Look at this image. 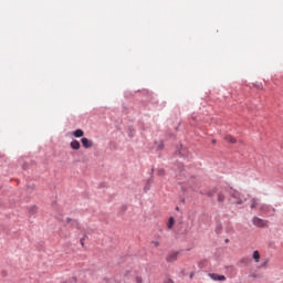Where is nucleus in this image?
Returning a JSON list of instances; mask_svg holds the SVG:
<instances>
[{"instance_id":"15","label":"nucleus","mask_w":283,"mask_h":283,"mask_svg":"<svg viewBox=\"0 0 283 283\" xmlns=\"http://www.w3.org/2000/svg\"><path fill=\"white\" fill-rule=\"evenodd\" d=\"M151 244L156 248L160 247V242L159 241H153Z\"/></svg>"},{"instance_id":"21","label":"nucleus","mask_w":283,"mask_h":283,"mask_svg":"<svg viewBox=\"0 0 283 283\" xmlns=\"http://www.w3.org/2000/svg\"><path fill=\"white\" fill-rule=\"evenodd\" d=\"M140 282H143V280L139 279V280H138V283H140Z\"/></svg>"},{"instance_id":"14","label":"nucleus","mask_w":283,"mask_h":283,"mask_svg":"<svg viewBox=\"0 0 283 283\" xmlns=\"http://www.w3.org/2000/svg\"><path fill=\"white\" fill-rule=\"evenodd\" d=\"M214 195H216V189L210 190V191L207 192L208 198H213Z\"/></svg>"},{"instance_id":"7","label":"nucleus","mask_w":283,"mask_h":283,"mask_svg":"<svg viewBox=\"0 0 283 283\" xmlns=\"http://www.w3.org/2000/svg\"><path fill=\"white\" fill-rule=\"evenodd\" d=\"M176 260H178V252H172L166 258L167 262H176Z\"/></svg>"},{"instance_id":"10","label":"nucleus","mask_w":283,"mask_h":283,"mask_svg":"<svg viewBox=\"0 0 283 283\" xmlns=\"http://www.w3.org/2000/svg\"><path fill=\"white\" fill-rule=\"evenodd\" d=\"M174 224H176V219H174V217H170L167 223V228L174 229Z\"/></svg>"},{"instance_id":"20","label":"nucleus","mask_w":283,"mask_h":283,"mask_svg":"<svg viewBox=\"0 0 283 283\" xmlns=\"http://www.w3.org/2000/svg\"><path fill=\"white\" fill-rule=\"evenodd\" d=\"M72 282H76V279H72Z\"/></svg>"},{"instance_id":"12","label":"nucleus","mask_w":283,"mask_h":283,"mask_svg":"<svg viewBox=\"0 0 283 283\" xmlns=\"http://www.w3.org/2000/svg\"><path fill=\"white\" fill-rule=\"evenodd\" d=\"M226 140H227L228 143L235 144V139H234L233 136H231V135L226 136Z\"/></svg>"},{"instance_id":"8","label":"nucleus","mask_w":283,"mask_h":283,"mask_svg":"<svg viewBox=\"0 0 283 283\" xmlns=\"http://www.w3.org/2000/svg\"><path fill=\"white\" fill-rule=\"evenodd\" d=\"M73 136L75 138H83V136H85V133L83 132V129H76L75 132H73Z\"/></svg>"},{"instance_id":"4","label":"nucleus","mask_w":283,"mask_h":283,"mask_svg":"<svg viewBox=\"0 0 283 283\" xmlns=\"http://www.w3.org/2000/svg\"><path fill=\"white\" fill-rule=\"evenodd\" d=\"M81 143H82V145H83V147H84L85 149H90V148L94 147V142L87 139V137H83V138L81 139Z\"/></svg>"},{"instance_id":"19","label":"nucleus","mask_w":283,"mask_h":283,"mask_svg":"<svg viewBox=\"0 0 283 283\" xmlns=\"http://www.w3.org/2000/svg\"><path fill=\"white\" fill-rule=\"evenodd\" d=\"M163 174H164V171H163V170H161V171H159V175H160V176H163Z\"/></svg>"},{"instance_id":"6","label":"nucleus","mask_w":283,"mask_h":283,"mask_svg":"<svg viewBox=\"0 0 283 283\" xmlns=\"http://www.w3.org/2000/svg\"><path fill=\"white\" fill-rule=\"evenodd\" d=\"M66 222H67V224H71V227H74L75 229H81V223L78 222V220L67 218Z\"/></svg>"},{"instance_id":"9","label":"nucleus","mask_w":283,"mask_h":283,"mask_svg":"<svg viewBox=\"0 0 283 283\" xmlns=\"http://www.w3.org/2000/svg\"><path fill=\"white\" fill-rule=\"evenodd\" d=\"M71 149H75V150L81 149V143H78V140L71 142Z\"/></svg>"},{"instance_id":"2","label":"nucleus","mask_w":283,"mask_h":283,"mask_svg":"<svg viewBox=\"0 0 283 283\" xmlns=\"http://www.w3.org/2000/svg\"><path fill=\"white\" fill-rule=\"evenodd\" d=\"M252 222H253V224H254L255 227H259V228H264V227H266V221L263 220V219H260V218H258V217H254V218L252 219Z\"/></svg>"},{"instance_id":"17","label":"nucleus","mask_w":283,"mask_h":283,"mask_svg":"<svg viewBox=\"0 0 283 283\" xmlns=\"http://www.w3.org/2000/svg\"><path fill=\"white\" fill-rule=\"evenodd\" d=\"M81 244H82V247H84L85 245V239H81Z\"/></svg>"},{"instance_id":"5","label":"nucleus","mask_w":283,"mask_h":283,"mask_svg":"<svg viewBox=\"0 0 283 283\" xmlns=\"http://www.w3.org/2000/svg\"><path fill=\"white\" fill-rule=\"evenodd\" d=\"M218 202H224L227 200V190H221L217 195Z\"/></svg>"},{"instance_id":"16","label":"nucleus","mask_w":283,"mask_h":283,"mask_svg":"<svg viewBox=\"0 0 283 283\" xmlns=\"http://www.w3.org/2000/svg\"><path fill=\"white\" fill-rule=\"evenodd\" d=\"M30 211H32V213H34V212L36 211V207H34V206L31 207V208H30Z\"/></svg>"},{"instance_id":"18","label":"nucleus","mask_w":283,"mask_h":283,"mask_svg":"<svg viewBox=\"0 0 283 283\" xmlns=\"http://www.w3.org/2000/svg\"><path fill=\"white\" fill-rule=\"evenodd\" d=\"M176 211H180V208H179V207H176Z\"/></svg>"},{"instance_id":"11","label":"nucleus","mask_w":283,"mask_h":283,"mask_svg":"<svg viewBox=\"0 0 283 283\" xmlns=\"http://www.w3.org/2000/svg\"><path fill=\"white\" fill-rule=\"evenodd\" d=\"M252 258L254 262H260V252L256 250L253 252Z\"/></svg>"},{"instance_id":"3","label":"nucleus","mask_w":283,"mask_h":283,"mask_svg":"<svg viewBox=\"0 0 283 283\" xmlns=\"http://www.w3.org/2000/svg\"><path fill=\"white\" fill-rule=\"evenodd\" d=\"M209 277L212 279L214 282H224V280H227V276L220 275L218 273H210Z\"/></svg>"},{"instance_id":"13","label":"nucleus","mask_w":283,"mask_h":283,"mask_svg":"<svg viewBox=\"0 0 283 283\" xmlns=\"http://www.w3.org/2000/svg\"><path fill=\"white\" fill-rule=\"evenodd\" d=\"M250 207H251V209H255V207H258V199H252Z\"/></svg>"},{"instance_id":"1","label":"nucleus","mask_w":283,"mask_h":283,"mask_svg":"<svg viewBox=\"0 0 283 283\" xmlns=\"http://www.w3.org/2000/svg\"><path fill=\"white\" fill-rule=\"evenodd\" d=\"M230 202H232V205H243V202H247V200H249V195H244L237 190H232L230 192Z\"/></svg>"}]
</instances>
